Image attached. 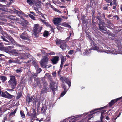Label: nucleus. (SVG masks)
Segmentation results:
<instances>
[{
    "mask_svg": "<svg viewBox=\"0 0 122 122\" xmlns=\"http://www.w3.org/2000/svg\"><path fill=\"white\" fill-rule=\"evenodd\" d=\"M60 80L63 83L62 84V87L64 89V91L61 93L60 96L61 97H62L65 95L67 92V86L64 83V82H65L68 85L69 88L71 86V82L68 78L64 77H61L60 78Z\"/></svg>",
    "mask_w": 122,
    "mask_h": 122,
    "instance_id": "1",
    "label": "nucleus"
},
{
    "mask_svg": "<svg viewBox=\"0 0 122 122\" xmlns=\"http://www.w3.org/2000/svg\"><path fill=\"white\" fill-rule=\"evenodd\" d=\"M2 37L3 40L6 42L4 43L5 45H9L11 43L12 44L15 45L17 43L10 35L6 34L5 35V37L2 36Z\"/></svg>",
    "mask_w": 122,
    "mask_h": 122,
    "instance_id": "2",
    "label": "nucleus"
},
{
    "mask_svg": "<svg viewBox=\"0 0 122 122\" xmlns=\"http://www.w3.org/2000/svg\"><path fill=\"white\" fill-rule=\"evenodd\" d=\"M10 78L8 81L9 87L11 89V90H13L15 88L17 84V81L15 76L13 75L10 76Z\"/></svg>",
    "mask_w": 122,
    "mask_h": 122,
    "instance_id": "3",
    "label": "nucleus"
},
{
    "mask_svg": "<svg viewBox=\"0 0 122 122\" xmlns=\"http://www.w3.org/2000/svg\"><path fill=\"white\" fill-rule=\"evenodd\" d=\"M42 27L38 24H34L33 28V32L36 37L37 36V34L41 32Z\"/></svg>",
    "mask_w": 122,
    "mask_h": 122,
    "instance_id": "4",
    "label": "nucleus"
},
{
    "mask_svg": "<svg viewBox=\"0 0 122 122\" xmlns=\"http://www.w3.org/2000/svg\"><path fill=\"white\" fill-rule=\"evenodd\" d=\"M48 62V58L46 56H44L40 62V64L41 67L46 68L47 64Z\"/></svg>",
    "mask_w": 122,
    "mask_h": 122,
    "instance_id": "5",
    "label": "nucleus"
},
{
    "mask_svg": "<svg viewBox=\"0 0 122 122\" xmlns=\"http://www.w3.org/2000/svg\"><path fill=\"white\" fill-rule=\"evenodd\" d=\"M34 80L35 83L32 84V86L36 88L38 87L39 88H41L42 86L40 82V79L38 78H35Z\"/></svg>",
    "mask_w": 122,
    "mask_h": 122,
    "instance_id": "6",
    "label": "nucleus"
},
{
    "mask_svg": "<svg viewBox=\"0 0 122 122\" xmlns=\"http://www.w3.org/2000/svg\"><path fill=\"white\" fill-rule=\"evenodd\" d=\"M106 107L105 106H104L99 108L95 109L92 110V111L90 112L91 113V112H93V113L94 114L95 113L97 112H93L95 111H98L97 112H101V114L102 115H102H103L104 113L106 112V110L103 109L106 108Z\"/></svg>",
    "mask_w": 122,
    "mask_h": 122,
    "instance_id": "7",
    "label": "nucleus"
},
{
    "mask_svg": "<svg viewBox=\"0 0 122 122\" xmlns=\"http://www.w3.org/2000/svg\"><path fill=\"white\" fill-rule=\"evenodd\" d=\"M20 37L22 39L29 41V39L28 38V34L26 31H24L20 36Z\"/></svg>",
    "mask_w": 122,
    "mask_h": 122,
    "instance_id": "8",
    "label": "nucleus"
},
{
    "mask_svg": "<svg viewBox=\"0 0 122 122\" xmlns=\"http://www.w3.org/2000/svg\"><path fill=\"white\" fill-rule=\"evenodd\" d=\"M20 58H13L11 59L8 60V63H11L12 62L17 63H19L20 61L19 59Z\"/></svg>",
    "mask_w": 122,
    "mask_h": 122,
    "instance_id": "9",
    "label": "nucleus"
},
{
    "mask_svg": "<svg viewBox=\"0 0 122 122\" xmlns=\"http://www.w3.org/2000/svg\"><path fill=\"white\" fill-rule=\"evenodd\" d=\"M62 20V19L61 18H55L53 20V21L55 25H59V23Z\"/></svg>",
    "mask_w": 122,
    "mask_h": 122,
    "instance_id": "10",
    "label": "nucleus"
},
{
    "mask_svg": "<svg viewBox=\"0 0 122 122\" xmlns=\"http://www.w3.org/2000/svg\"><path fill=\"white\" fill-rule=\"evenodd\" d=\"M121 98H122V97H120L119 98L112 100H111L109 103V106L110 107H112L115 103L117 102L118 100H121Z\"/></svg>",
    "mask_w": 122,
    "mask_h": 122,
    "instance_id": "11",
    "label": "nucleus"
},
{
    "mask_svg": "<svg viewBox=\"0 0 122 122\" xmlns=\"http://www.w3.org/2000/svg\"><path fill=\"white\" fill-rule=\"evenodd\" d=\"M59 57L58 56L53 57L51 59V61L53 64H56L59 60Z\"/></svg>",
    "mask_w": 122,
    "mask_h": 122,
    "instance_id": "12",
    "label": "nucleus"
},
{
    "mask_svg": "<svg viewBox=\"0 0 122 122\" xmlns=\"http://www.w3.org/2000/svg\"><path fill=\"white\" fill-rule=\"evenodd\" d=\"M33 97L31 96L29 94L27 95V97H26V101L27 103L29 104L31 102L33 99Z\"/></svg>",
    "mask_w": 122,
    "mask_h": 122,
    "instance_id": "13",
    "label": "nucleus"
},
{
    "mask_svg": "<svg viewBox=\"0 0 122 122\" xmlns=\"http://www.w3.org/2000/svg\"><path fill=\"white\" fill-rule=\"evenodd\" d=\"M12 48V46H8L6 47H3L1 50L2 51H3L6 52L8 53L10 52V50Z\"/></svg>",
    "mask_w": 122,
    "mask_h": 122,
    "instance_id": "14",
    "label": "nucleus"
},
{
    "mask_svg": "<svg viewBox=\"0 0 122 122\" xmlns=\"http://www.w3.org/2000/svg\"><path fill=\"white\" fill-rule=\"evenodd\" d=\"M91 45L92 46V49L98 51L99 50V47L97 45L95 42L92 43Z\"/></svg>",
    "mask_w": 122,
    "mask_h": 122,
    "instance_id": "15",
    "label": "nucleus"
},
{
    "mask_svg": "<svg viewBox=\"0 0 122 122\" xmlns=\"http://www.w3.org/2000/svg\"><path fill=\"white\" fill-rule=\"evenodd\" d=\"M35 2L34 4H35L36 5L37 7L40 6L42 3L41 1L37 0H35Z\"/></svg>",
    "mask_w": 122,
    "mask_h": 122,
    "instance_id": "16",
    "label": "nucleus"
},
{
    "mask_svg": "<svg viewBox=\"0 0 122 122\" xmlns=\"http://www.w3.org/2000/svg\"><path fill=\"white\" fill-rule=\"evenodd\" d=\"M35 0H27V2L29 5H32L35 4Z\"/></svg>",
    "mask_w": 122,
    "mask_h": 122,
    "instance_id": "17",
    "label": "nucleus"
},
{
    "mask_svg": "<svg viewBox=\"0 0 122 122\" xmlns=\"http://www.w3.org/2000/svg\"><path fill=\"white\" fill-rule=\"evenodd\" d=\"M67 46L65 42L63 43L60 45V47L61 48L62 50H64L66 49V47Z\"/></svg>",
    "mask_w": 122,
    "mask_h": 122,
    "instance_id": "18",
    "label": "nucleus"
},
{
    "mask_svg": "<svg viewBox=\"0 0 122 122\" xmlns=\"http://www.w3.org/2000/svg\"><path fill=\"white\" fill-rule=\"evenodd\" d=\"M0 33L3 34V36H1V38L2 39V36H4L5 37V35L6 34H7L3 30L2 28L1 27V26H0Z\"/></svg>",
    "mask_w": 122,
    "mask_h": 122,
    "instance_id": "19",
    "label": "nucleus"
},
{
    "mask_svg": "<svg viewBox=\"0 0 122 122\" xmlns=\"http://www.w3.org/2000/svg\"><path fill=\"white\" fill-rule=\"evenodd\" d=\"M22 96V92H19L17 94L16 98L17 99H19Z\"/></svg>",
    "mask_w": 122,
    "mask_h": 122,
    "instance_id": "20",
    "label": "nucleus"
},
{
    "mask_svg": "<svg viewBox=\"0 0 122 122\" xmlns=\"http://www.w3.org/2000/svg\"><path fill=\"white\" fill-rule=\"evenodd\" d=\"M0 79L2 81V82H4L7 79V78L6 76H0Z\"/></svg>",
    "mask_w": 122,
    "mask_h": 122,
    "instance_id": "21",
    "label": "nucleus"
},
{
    "mask_svg": "<svg viewBox=\"0 0 122 122\" xmlns=\"http://www.w3.org/2000/svg\"><path fill=\"white\" fill-rule=\"evenodd\" d=\"M99 27V30L101 31L102 30L105 31H107L105 30V26L104 25L102 26L101 25H98Z\"/></svg>",
    "mask_w": 122,
    "mask_h": 122,
    "instance_id": "22",
    "label": "nucleus"
},
{
    "mask_svg": "<svg viewBox=\"0 0 122 122\" xmlns=\"http://www.w3.org/2000/svg\"><path fill=\"white\" fill-rule=\"evenodd\" d=\"M101 13L99 12H98L97 16L96 17V18L99 21L101 19V18L102 17V16H101Z\"/></svg>",
    "mask_w": 122,
    "mask_h": 122,
    "instance_id": "23",
    "label": "nucleus"
},
{
    "mask_svg": "<svg viewBox=\"0 0 122 122\" xmlns=\"http://www.w3.org/2000/svg\"><path fill=\"white\" fill-rule=\"evenodd\" d=\"M49 32L48 31L46 30L43 33V36L45 37H47L49 35Z\"/></svg>",
    "mask_w": 122,
    "mask_h": 122,
    "instance_id": "24",
    "label": "nucleus"
},
{
    "mask_svg": "<svg viewBox=\"0 0 122 122\" xmlns=\"http://www.w3.org/2000/svg\"><path fill=\"white\" fill-rule=\"evenodd\" d=\"M105 24V23L103 20H102L99 21L98 25H101L102 26L104 25Z\"/></svg>",
    "mask_w": 122,
    "mask_h": 122,
    "instance_id": "25",
    "label": "nucleus"
},
{
    "mask_svg": "<svg viewBox=\"0 0 122 122\" xmlns=\"http://www.w3.org/2000/svg\"><path fill=\"white\" fill-rule=\"evenodd\" d=\"M22 55L24 56L23 58L24 59H26L29 58V54L26 53H23L22 54Z\"/></svg>",
    "mask_w": 122,
    "mask_h": 122,
    "instance_id": "26",
    "label": "nucleus"
},
{
    "mask_svg": "<svg viewBox=\"0 0 122 122\" xmlns=\"http://www.w3.org/2000/svg\"><path fill=\"white\" fill-rule=\"evenodd\" d=\"M62 26L65 27H68V28H71L70 26L66 22H64L62 24Z\"/></svg>",
    "mask_w": 122,
    "mask_h": 122,
    "instance_id": "27",
    "label": "nucleus"
},
{
    "mask_svg": "<svg viewBox=\"0 0 122 122\" xmlns=\"http://www.w3.org/2000/svg\"><path fill=\"white\" fill-rule=\"evenodd\" d=\"M55 83L52 81H50V84L49 85V87L50 88L54 87Z\"/></svg>",
    "mask_w": 122,
    "mask_h": 122,
    "instance_id": "28",
    "label": "nucleus"
},
{
    "mask_svg": "<svg viewBox=\"0 0 122 122\" xmlns=\"http://www.w3.org/2000/svg\"><path fill=\"white\" fill-rule=\"evenodd\" d=\"M6 93L7 94V97L6 98L11 99L12 98L14 97V96L11 95L7 92Z\"/></svg>",
    "mask_w": 122,
    "mask_h": 122,
    "instance_id": "29",
    "label": "nucleus"
},
{
    "mask_svg": "<svg viewBox=\"0 0 122 122\" xmlns=\"http://www.w3.org/2000/svg\"><path fill=\"white\" fill-rule=\"evenodd\" d=\"M44 109V110L42 112L43 113H45L46 112V111L47 109V108L46 107H45L44 106H42L41 108V111L42 112L43 110Z\"/></svg>",
    "mask_w": 122,
    "mask_h": 122,
    "instance_id": "30",
    "label": "nucleus"
},
{
    "mask_svg": "<svg viewBox=\"0 0 122 122\" xmlns=\"http://www.w3.org/2000/svg\"><path fill=\"white\" fill-rule=\"evenodd\" d=\"M38 76V74L37 73H31V77H37Z\"/></svg>",
    "mask_w": 122,
    "mask_h": 122,
    "instance_id": "31",
    "label": "nucleus"
},
{
    "mask_svg": "<svg viewBox=\"0 0 122 122\" xmlns=\"http://www.w3.org/2000/svg\"><path fill=\"white\" fill-rule=\"evenodd\" d=\"M88 37L89 39V41L90 42V43L91 44H92V43L94 42V41L92 40V38L91 36H89V37Z\"/></svg>",
    "mask_w": 122,
    "mask_h": 122,
    "instance_id": "32",
    "label": "nucleus"
},
{
    "mask_svg": "<svg viewBox=\"0 0 122 122\" xmlns=\"http://www.w3.org/2000/svg\"><path fill=\"white\" fill-rule=\"evenodd\" d=\"M20 113L21 117L22 118H25V116L23 111H22L21 110H20Z\"/></svg>",
    "mask_w": 122,
    "mask_h": 122,
    "instance_id": "33",
    "label": "nucleus"
},
{
    "mask_svg": "<svg viewBox=\"0 0 122 122\" xmlns=\"http://www.w3.org/2000/svg\"><path fill=\"white\" fill-rule=\"evenodd\" d=\"M55 41L56 42V45L60 44L61 43L62 41V40L61 39H59Z\"/></svg>",
    "mask_w": 122,
    "mask_h": 122,
    "instance_id": "34",
    "label": "nucleus"
},
{
    "mask_svg": "<svg viewBox=\"0 0 122 122\" xmlns=\"http://www.w3.org/2000/svg\"><path fill=\"white\" fill-rule=\"evenodd\" d=\"M33 103L34 104L36 105L37 102H38V99H37L36 98H33Z\"/></svg>",
    "mask_w": 122,
    "mask_h": 122,
    "instance_id": "35",
    "label": "nucleus"
},
{
    "mask_svg": "<svg viewBox=\"0 0 122 122\" xmlns=\"http://www.w3.org/2000/svg\"><path fill=\"white\" fill-rule=\"evenodd\" d=\"M16 72L17 73H20L22 72V69L21 68H19L16 70Z\"/></svg>",
    "mask_w": 122,
    "mask_h": 122,
    "instance_id": "36",
    "label": "nucleus"
},
{
    "mask_svg": "<svg viewBox=\"0 0 122 122\" xmlns=\"http://www.w3.org/2000/svg\"><path fill=\"white\" fill-rule=\"evenodd\" d=\"M56 28L58 29V30L59 31H61V30L62 29L63 30H64V28L63 27H61L59 26L58 25L56 27Z\"/></svg>",
    "mask_w": 122,
    "mask_h": 122,
    "instance_id": "37",
    "label": "nucleus"
},
{
    "mask_svg": "<svg viewBox=\"0 0 122 122\" xmlns=\"http://www.w3.org/2000/svg\"><path fill=\"white\" fill-rule=\"evenodd\" d=\"M29 17H30L32 19H33V20H35V17L33 15H32L31 14H29Z\"/></svg>",
    "mask_w": 122,
    "mask_h": 122,
    "instance_id": "38",
    "label": "nucleus"
},
{
    "mask_svg": "<svg viewBox=\"0 0 122 122\" xmlns=\"http://www.w3.org/2000/svg\"><path fill=\"white\" fill-rule=\"evenodd\" d=\"M74 53V51L73 50H70L68 52V53L70 55L73 54Z\"/></svg>",
    "mask_w": 122,
    "mask_h": 122,
    "instance_id": "39",
    "label": "nucleus"
},
{
    "mask_svg": "<svg viewBox=\"0 0 122 122\" xmlns=\"http://www.w3.org/2000/svg\"><path fill=\"white\" fill-rule=\"evenodd\" d=\"M103 118H104V117L103 116V115L101 114V117H100L101 121H99V122H104L102 120Z\"/></svg>",
    "mask_w": 122,
    "mask_h": 122,
    "instance_id": "40",
    "label": "nucleus"
},
{
    "mask_svg": "<svg viewBox=\"0 0 122 122\" xmlns=\"http://www.w3.org/2000/svg\"><path fill=\"white\" fill-rule=\"evenodd\" d=\"M50 89L52 90V91L53 92V94L54 95V94H55V91H56V89L54 87H53L51 88H50Z\"/></svg>",
    "mask_w": 122,
    "mask_h": 122,
    "instance_id": "41",
    "label": "nucleus"
},
{
    "mask_svg": "<svg viewBox=\"0 0 122 122\" xmlns=\"http://www.w3.org/2000/svg\"><path fill=\"white\" fill-rule=\"evenodd\" d=\"M2 94H1V96L2 97H5L6 98L7 97V95H6L5 94L4 92H2Z\"/></svg>",
    "mask_w": 122,
    "mask_h": 122,
    "instance_id": "42",
    "label": "nucleus"
},
{
    "mask_svg": "<svg viewBox=\"0 0 122 122\" xmlns=\"http://www.w3.org/2000/svg\"><path fill=\"white\" fill-rule=\"evenodd\" d=\"M42 71V70L40 68H38L37 71V73L38 74L39 73Z\"/></svg>",
    "mask_w": 122,
    "mask_h": 122,
    "instance_id": "43",
    "label": "nucleus"
},
{
    "mask_svg": "<svg viewBox=\"0 0 122 122\" xmlns=\"http://www.w3.org/2000/svg\"><path fill=\"white\" fill-rule=\"evenodd\" d=\"M48 80H49L50 81H52V78L51 76V75H49L48 76Z\"/></svg>",
    "mask_w": 122,
    "mask_h": 122,
    "instance_id": "44",
    "label": "nucleus"
},
{
    "mask_svg": "<svg viewBox=\"0 0 122 122\" xmlns=\"http://www.w3.org/2000/svg\"><path fill=\"white\" fill-rule=\"evenodd\" d=\"M44 24L47 26L49 27H50L51 28V27H52V26L50 25L46 21V22H45Z\"/></svg>",
    "mask_w": 122,
    "mask_h": 122,
    "instance_id": "45",
    "label": "nucleus"
},
{
    "mask_svg": "<svg viewBox=\"0 0 122 122\" xmlns=\"http://www.w3.org/2000/svg\"><path fill=\"white\" fill-rule=\"evenodd\" d=\"M52 74L53 75V76L54 77H56V71L52 72Z\"/></svg>",
    "mask_w": 122,
    "mask_h": 122,
    "instance_id": "46",
    "label": "nucleus"
},
{
    "mask_svg": "<svg viewBox=\"0 0 122 122\" xmlns=\"http://www.w3.org/2000/svg\"><path fill=\"white\" fill-rule=\"evenodd\" d=\"M88 115V120H89L93 117L92 114H89Z\"/></svg>",
    "mask_w": 122,
    "mask_h": 122,
    "instance_id": "47",
    "label": "nucleus"
},
{
    "mask_svg": "<svg viewBox=\"0 0 122 122\" xmlns=\"http://www.w3.org/2000/svg\"><path fill=\"white\" fill-rule=\"evenodd\" d=\"M54 10L55 11L57 12H59L60 13H61V11H59L58 9H57L56 8H54Z\"/></svg>",
    "mask_w": 122,
    "mask_h": 122,
    "instance_id": "48",
    "label": "nucleus"
},
{
    "mask_svg": "<svg viewBox=\"0 0 122 122\" xmlns=\"http://www.w3.org/2000/svg\"><path fill=\"white\" fill-rule=\"evenodd\" d=\"M113 2V4L115 6H117V0H114Z\"/></svg>",
    "mask_w": 122,
    "mask_h": 122,
    "instance_id": "49",
    "label": "nucleus"
},
{
    "mask_svg": "<svg viewBox=\"0 0 122 122\" xmlns=\"http://www.w3.org/2000/svg\"><path fill=\"white\" fill-rule=\"evenodd\" d=\"M46 89L45 88L43 89L41 91V93L43 94L45 92Z\"/></svg>",
    "mask_w": 122,
    "mask_h": 122,
    "instance_id": "50",
    "label": "nucleus"
},
{
    "mask_svg": "<svg viewBox=\"0 0 122 122\" xmlns=\"http://www.w3.org/2000/svg\"><path fill=\"white\" fill-rule=\"evenodd\" d=\"M64 58L63 56L62 57L61 59V63L63 64V63L64 61Z\"/></svg>",
    "mask_w": 122,
    "mask_h": 122,
    "instance_id": "51",
    "label": "nucleus"
},
{
    "mask_svg": "<svg viewBox=\"0 0 122 122\" xmlns=\"http://www.w3.org/2000/svg\"><path fill=\"white\" fill-rule=\"evenodd\" d=\"M36 116V115L32 113H31V116L32 119L34 118Z\"/></svg>",
    "mask_w": 122,
    "mask_h": 122,
    "instance_id": "52",
    "label": "nucleus"
},
{
    "mask_svg": "<svg viewBox=\"0 0 122 122\" xmlns=\"http://www.w3.org/2000/svg\"><path fill=\"white\" fill-rule=\"evenodd\" d=\"M40 15H41L45 19H46L45 18L43 14L41 12H40Z\"/></svg>",
    "mask_w": 122,
    "mask_h": 122,
    "instance_id": "53",
    "label": "nucleus"
},
{
    "mask_svg": "<svg viewBox=\"0 0 122 122\" xmlns=\"http://www.w3.org/2000/svg\"><path fill=\"white\" fill-rule=\"evenodd\" d=\"M7 119L6 117H5L3 119L2 122H5V120H7Z\"/></svg>",
    "mask_w": 122,
    "mask_h": 122,
    "instance_id": "54",
    "label": "nucleus"
},
{
    "mask_svg": "<svg viewBox=\"0 0 122 122\" xmlns=\"http://www.w3.org/2000/svg\"><path fill=\"white\" fill-rule=\"evenodd\" d=\"M10 17V19H11L12 20H15V18H16L15 17L13 16H11Z\"/></svg>",
    "mask_w": 122,
    "mask_h": 122,
    "instance_id": "55",
    "label": "nucleus"
},
{
    "mask_svg": "<svg viewBox=\"0 0 122 122\" xmlns=\"http://www.w3.org/2000/svg\"><path fill=\"white\" fill-rule=\"evenodd\" d=\"M3 44L1 42H0V49H1L3 47Z\"/></svg>",
    "mask_w": 122,
    "mask_h": 122,
    "instance_id": "56",
    "label": "nucleus"
},
{
    "mask_svg": "<svg viewBox=\"0 0 122 122\" xmlns=\"http://www.w3.org/2000/svg\"><path fill=\"white\" fill-rule=\"evenodd\" d=\"M61 69H59V70L58 71V75H59L60 74V72L61 71Z\"/></svg>",
    "mask_w": 122,
    "mask_h": 122,
    "instance_id": "57",
    "label": "nucleus"
},
{
    "mask_svg": "<svg viewBox=\"0 0 122 122\" xmlns=\"http://www.w3.org/2000/svg\"><path fill=\"white\" fill-rule=\"evenodd\" d=\"M33 112L32 113L36 115V111L34 109H33Z\"/></svg>",
    "mask_w": 122,
    "mask_h": 122,
    "instance_id": "58",
    "label": "nucleus"
},
{
    "mask_svg": "<svg viewBox=\"0 0 122 122\" xmlns=\"http://www.w3.org/2000/svg\"><path fill=\"white\" fill-rule=\"evenodd\" d=\"M48 54L49 55H52L54 54L55 53L54 52H52L48 53Z\"/></svg>",
    "mask_w": 122,
    "mask_h": 122,
    "instance_id": "59",
    "label": "nucleus"
},
{
    "mask_svg": "<svg viewBox=\"0 0 122 122\" xmlns=\"http://www.w3.org/2000/svg\"><path fill=\"white\" fill-rule=\"evenodd\" d=\"M15 114L14 113H13V112H11L9 114V115L10 116H12L13 115H14Z\"/></svg>",
    "mask_w": 122,
    "mask_h": 122,
    "instance_id": "60",
    "label": "nucleus"
},
{
    "mask_svg": "<svg viewBox=\"0 0 122 122\" xmlns=\"http://www.w3.org/2000/svg\"><path fill=\"white\" fill-rule=\"evenodd\" d=\"M49 75V74L48 73H46L45 75V77H48V76L49 75Z\"/></svg>",
    "mask_w": 122,
    "mask_h": 122,
    "instance_id": "61",
    "label": "nucleus"
},
{
    "mask_svg": "<svg viewBox=\"0 0 122 122\" xmlns=\"http://www.w3.org/2000/svg\"><path fill=\"white\" fill-rule=\"evenodd\" d=\"M63 64L61 63L60 66V69H61L62 70V69L63 67Z\"/></svg>",
    "mask_w": 122,
    "mask_h": 122,
    "instance_id": "62",
    "label": "nucleus"
},
{
    "mask_svg": "<svg viewBox=\"0 0 122 122\" xmlns=\"http://www.w3.org/2000/svg\"><path fill=\"white\" fill-rule=\"evenodd\" d=\"M17 108H16L14 110L13 112V113H14V114H15L16 113V111L17 110Z\"/></svg>",
    "mask_w": 122,
    "mask_h": 122,
    "instance_id": "63",
    "label": "nucleus"
},
{
    "mask_svg": "<svg viewBox=\"0 0 122 122\" xmlns=\"http://www.w3.org/2000/svg\"><path fill=\"white\" fill-rule=\"evenodd\" d=\"M112 16V15L111 14H110L109 15L107 16V17L109 18L111 17Z\"/></svg>",
    "mask_w": 122,
    "mask_h": 122,
    "instance_id": "64",
    "label": "nucleus"
}]
</instances>
